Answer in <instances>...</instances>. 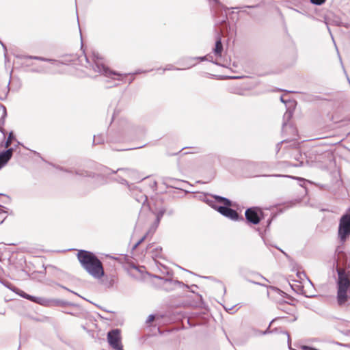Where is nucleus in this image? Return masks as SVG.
<instances>
[{
    "instance_id": "f257e3e1",
    "label": "nucleus",
    "mask_w": 350,
    "mask_h": 350,
    "mask_svg": "<svg viewBox=\"0 0 350 350\" xmlns=\"http://www.w3.org/2000/svg\"><path fill=\"white\" fill-rule=\"evenodd\" d=\"M77 258L82 267L93 278L100 279L104 275V269L102 262L98 256L92 252L79 250Z\"/></svg>"
},
{
    "instance_id": "f03ea898",
    "label": "nucleus",
    "mask_w": 350,
    "mask_h": 350,
    "mask_svg": "<svg viewBox=\"0 0 350 350\" xmlns=\"http://www.w3.org/2000/svg\"><path fill=\"white\" fill-rule=\"evenodd\" d=\"M205 202L221 215L231 220H243V217L239 215L237 211L231 208L232 202L227 198L211 195L210 198L205 200Z\"/></svg>"
},
{
    "instance_id": "7ed1b4c3",
    "label": "nucleus",
    "mask_w": 350,
    "mask_h": 350,
    "mask_svg": "<svg viewBox=\"0 0 350 350\" xmlns=\"http://www.w3.org/2000/svg\"><path fill=\"white\" fill-rule=\"evenodd\" d=\"M85 59L87 65L86 68L92 69L95 72H98L100 75L105 77L116 79V77H121L122 75L116 71L111 70L104 63L103 59L98 53H93L91 60L88 57L85 55Z\"/></svg>"
},
{
    "instance_id": "20e7f679",
    "label": "nucleus",
    "mask_w": 350,
    "mask_h": 350,
    "mask_svg": "<svg viewBox=\"0 0 350 350\" xmlns=\"http://www.w3.org/2000/svg\"><path fill=\"white\" fill-rule=\"evenodd\" d=\"M336 271L337 302L339 306H342L350 299V279L345 270L337 267Z\"/></svg>"
},
{
    "instance_id": "39448f33",
    "label": "nucleus",
    "mask_w": 350,
    "mask_h": 350,
    "mask_svg": "<svg viewBox=\"0 0 350 350\" xmlns=\"http://www.w3.org/2000/svg\"><path fill=\"white\" fill-rule=\"evenodd\" d=\"M338 236L341 243L345 242L350 236V208L347 210L340 219Z\"/></svg>"
},
{
    "instance_id": "423d86ee",
    "label": "nucleus",
    "mask_w": 350,
    "mask_h": 350,
    "mask_svg": "<svg viewBox=\"0 0 350 350\" xmlns=\"http://www.w3.org/2000/svg\"><path fill=\"white\" fill-rule=\"evenodd\" d=\"M245 219L248 224H258L264 219L262 209L258 206L250 207L245 212Z\"/></svg>"
},
{
    "instance_id": "0eeeda50",
    "label": "nucleus",
    "mask_w": 350,
    "mask_h": 350,
    "mask_svg": "<svg viewBox=\"0 0 350 350\" xmlns=\"http://www.w3.org/2000/svg\"><path fill=\"white\" fill-rule=\"evenodd\" d=\"M107 341L109 345L115 350H123L121 342V331L119 329H113L107 333Z\"/></svg>"
},
{
    "instance_id": "6e6552de",
    "label": "nucleus",
    "mask_w": 350,
    "mask_h": 350,
    "mask_svg": "<svg viewBox=\"0 0 350 350\" xmlns=\"http://www.w3.org/2000/svg\"><path fill=\"white\" fill-rule=\"evenodd\" d=\"M293 117V111L288 109L283 116V123H282V133H286L288 131L292 133L293 135H297V129L296 128L291 124H289L288 122Z\"/></svg>"
},
{
    "instance_id": "1a4fd4ad",
    "label": "nucleus",
    "mask_w": 350,
    "mask_h": 350,
    "mask_svg": "<svg viewBox=\"0 0 350 350\" xmlns=\"http://www.w3.org/2000/svg\"><path fill=\"white\" fill-rule=\"evenodd\" d=\"M128 133L129 126L125 129L119 131L118 133H109L107 142L109 143H118L124 142L129 139V137L126 136Z\"/></svg>"
},
{
    "instance_id": "9d476101",
    "label": "nucleus",
    "mask_w": 350,
    "mask_h": 350,
    "mask_svg": "<svg viewBox=\"0 0 350 350\" xmlns=\"http://www.w3.org/2000/svg\"><path fill=\"white\" fill-rule=\"evenodd\" d=\"M46 305L45 307H53V306H70L73 308H79V306L76 304H73L71 302H68L62 299H49L46 298Z\"/></svg>"
},
{
    "instance_id": "9b49d317",
    "label": "nucleus",
    "mask_w": 350,
    "mask_h": 350,
    "mask_svg": "<svg viewBox=\"0 0 350 350\" xmlns=\"http://www.w3.org/2000/svg\"><path fill=\"white\" fill-rule=\"evenodd\" d=\"M154 277L155 278L163 280L164 281L163 284H164V285L166 286L165 288L167 290H172L177 286H185L186 288H189L188 285H185L184 283H183L182 282H180L178 280H174L171 278H163V277L158 276V275H154Z\"/></svg>"
},
{
    "instance_id": "f8f14e48",
    "label": "nucleus",
    "mask_w": 350,
    "mask_h": 350,
    "mask_svg": "<svg viewBox=\"0 0 350 350\" xmlns=\"http://www.w3.org/2000/svg\"><path fill=\"white\" fill-rule=\"evenodd\" d=\"M31 59H37V60H40V61H43V62H50L52 64H54L55 66H59L62 64V62H60L57 60L53 59L45 58V57H38V56L23 55V66H29V62Z\"/></svg>"
},
{
    "instance_id": "ddd939ff",
    "label": "nucleus",
    "mask_w": 350,
    "mask_h": 350,
    "mask_svg": "<svg viewBox=\"0 0 350 350\" xmlns=\"http://www.w3.org/2000/svg\"><path fill=\"white\" fill-rule=\"evenodd\" d=\"M49 164L59 170H61V171H63V172H67L69 174H75L76 175L81 176H92L91 173L88 171L81 170L72 171V170L64 168L60 165H55L51 163H49Z\"/></svg>"
},
{
    "instance_id": "4468645a",
    "label": "nucleus",
    "mask_w": 350,
    "mask_h": 350,
    "mask_svg": "<svg viewBox=\"0 0 350 350\" xmlns=\"http://www.w3.org/2000/svg\"><path fill=\"white\" fill-rule=\"evenodd\" d=\"M13 148H8L0 152V169H1L11 159L13 154Z\"/></svg>"
},
{
    "instance_id": "2eb2a0df",
    "label": "nucleus",
    "mask_w": 350,
    "mask_h": 350,
    "mask_svg": "<svg viewBox=\"0 0 350 350\" xmlns=\"http://www.w3.org/2000/svg\"><path fill=\"white\" fill-rule=\"evenodd\" d=\"M224 50L223 44L221 42L220 33H217L215 47L213 49V52L217 57H221Z\"/></svg>"
},
{
    "instance_id": "dca6fc26",
    "label": "nucleus",
    "mask_w": 350,
    "mask_h": 350,
    "mask_svg": "<svg viewBox=\"0 0 350 350\" xmlns=\"http://www.w3.org/2000/svg\"><path fill=\"white\" fill-rule=\"evenodd\" d=\"M23 299H27L33 303L38 304L40 306H44L46 305V298L42 297H36L31 295H29L25 292H23Z\"/></svg>"
},
{
    "instance_id": "f3484780",
    "label": "nucleus",
    "mask_w": 350,
    "mask_h": 350,
    "mask_svg": "<svg viewBox=\"0 0 350 350\" xmlns=\"http://www.w3.org/2000/svg\"><path fill=\"white\" fill-rule=\"evenodd\" d=\"M100 279L102 284L107 288H110L112 287L115 283L116 275L113 274L105 275L104 274V275Z\"/></svg>"
},
{
    "instance_id": "a211bd4d",
    "label": "nucleus",
    "mask_w": 350,
    "mask_h": 350,
    "mask_svg": "<svg viewBox=\"0 0 350 350\" xmlns=\"http://www.w3.org/2000/svg\"><path fill=\"white\" fill-rule=\"evenodd\" d=\"M111 174H116L117 172H123V174L127 177L131 176L136 173V171L130 168H118L116 171L111 170Z\"/></svg>"
},
{
    "instance_id": "6ab92c4d",
    "label": "nucleus",
    "mask_w": 350,
    "mask_h": 350,
    "mask_svg": "<svg viewBox=\"0 0 350 350\" xmlns=\"http://www.w3.org/2000/svg\"><path fill=\"white\" fill-rule=\"evenodd\" d=\"M163 183L165 185H166L168 187H170L172 188H178V186L179 183H180V180L176 179V178L167 177L164 179Z\"/></svg>"
},
{
    "instance_id": "aec40b11",
    "label": "nucleus",
    "mask_w": 350,
    "mask_h": 350,
    "mask_svg": "<svg viewBox=\"0 0 350 350\" xmlns=\"http://www.w3.org/2000/svg\"><path fill=\"white\" fill-rule=\"evenodd\" d=\"M10 81L2 89H0V100H5L8 94V92L10 91Z\"/></svg>"
},
{
    "instance_id": "412c9836",
    "label": "nucleus",
    "mask_w": 350,
    "mask_h": 350,
    "mask_svg": "<svg viewBox=\"0 0 350 350\" xmlns=\"http://www.w3.org/2000/svg\"><path fill=\"white\" fill-rule=\"evenodd\" d=\"M104 142H105V136L103 134H100L96 136V135L94 136L93 144L94 145L95 144H101L104 143Z\"/></svg>"
},
{
    "instance_id": "4be33fe9",
    "label": "nucleus",
    "mask_w": 350,
    "mask_h": 350,
    "mask_svg": "<svg viewBox=\"0 0 350 350\" xmlns=\"http://www.w3.org/2000/svg\"><path fill=\"white\" fill-rule=\"evenodd\" d=\"M294 157L299 163H296V164H293V166H295V167L302 166L303 163H304V161L303 160H300L301 159H304L302 154L301 153H299V152H297L296 155Z\"/></svg>"
},
{
    "instance_id": "5701e85b",
    "label": "nucleus",
    "mask_w": 350,
    "mask_h": 350,
    "mask_svg": "<svg viewBox=\"0 0 350 350\" xmlns=\"http://www.w3.org/2000/svg\"><path fill=\"white\" fill-rule=\"evenodd\" d=\"M278 319H273L269 325V327L263 332H261L260 334H262V335H266V334H271V333H273L274 332H277L278 331V328H275L274 329H272L271 330L270 329V327H271V325L275 321H276Z\"/></svg>"
},
{
    "instance_id": "b1692460",
    "label": "nucleus",
    "mask_w": 350,
    "mask_h": 350,
    "mask_svg": "<svg viewBox=\"0 0 350 350\" xmlns=\"http://www.w3.org/2000/svg\"><path fill=\"white\" fill-rule=\"evenodd\" d=\"M15 139V137L14 136V134L12 132H10L9 133V135L8 137V139L7 140L5 141V147L7 148H10L9 146L11 145V144L12 143V142Z\"/></svg>"
},
{
    "instance_id": "393cba45",
    "label": "nucleus",
    "mask_w": 350,
    "mask_h": 350,
    "mask_svg": "<svg viewBox=\"0 0 350 350\" xmlns=\"http://www.w3.org/2000/svg\"><path fill=\"white\" fill-rule=\"evenodd\" d=\"M75 308V310H68L64 311V312L66 314H68L78 317L80 314L79 311L81 310V308L79 307V309L77 308Z\"/></svg>"
},
{
    "instance_id": "a878e982",
    "label": "nucleus",
    "mask_w": 350,
    "mask_h": 350,
    "mask_svg": "<svg viewBox=\"0 0 350 350\" xmlns=\"http://www.w3.org/2000/svg\"><path fill=\"white\" fill-rule=\"evenodd\" d=\"M6 116H3V113L1 114V117L0 118V131L3 133V137H5V132L3 129V126L5 124V119Z\"/></svg>"
},
{
    "instance_id": "bb28decb",
    "label": "nucleus",
    "mask_w": 350,
    "mask_h": 350,
    "mask_svg": "<svg viewBox=\"0 0 350 350\" xmlns=\"http://www.w3.org/2000/svg\"><path fill=\"white\" fill-rule=\"evenodd\" d=\"M264 166H267V164L265 163H258L251 162L248 164L247 167H248V168L251 169V168H256V167H264Z\"/></svg>"
},
{
    "instance_id": "cd10ccee",
    "label": "nucleus",
    "mask_w": 350,
    "mask_h": 350,
    "mask_svg": "<svg viewBox=\"0 0 350 350\" xmlns=\"http://www.w3.org/2000/svg\"><path fill=\"white\" fill-rule=\"evenodd\" d=\"M162 250L161 247H157L151 251L152 253V258H158L160 257V253Z\"/></svg>"
},
{
    "instance_id": "c85d7f7f",
    "label": "nucleus",
    "mask_w": 350,
    "mask_h": 350,
    "mask_svg": "<svg viewBox=\"0 0 350 350\" xmlns=\"http://www.w3.org/2000/svg\"><path fill=\"white\" fill-rule=\"evenodd\" d=\"M165 208H161L158 211V212L156 214L157 215V220H158V222H160V220L162 218V217L163 216V215L165 214Z\"/></svg>"
},
{
    "instance_id": "c756f323",
    "label": "nucleus",
    "mask_w": 350,
    "mask_h": 350,
    "mask_svg": "<svg viewBox=\"0 0 350 350\" xmlns=\"http://www.w3.org/2000/svg\"><path fill=\"white\" fill-rule=\"evenodd\" d=\"M336 25L339 27H344L345 28L350 27V22H344L342 20L336 21Z\"/></svg>"
},
{
    "instance_id": "7c9ffc66",
    "label": "nucleus",
    "mask_w": 350,
    "mask_h": 350,
    "mask_svg": "<svg viewBox=\"0 0 350 350\" xmlns=\"http://www.w3.org/2000/svg\"><path fill=\"white\" fill-rule=\"evenodd\" d=\"M310 1L312 4L316 5H321L326 1V0H310Z\"/></svg>"
},
{
    "instance_id": "2f4dec72",
    "label": "nucleus",
    "mask_w": 350,
    "mask_h": 350,
    "mask_svg": "<svg viewBox=\"0 0 350 350\" xmlns=\"http://www.w3.org/2000/svg\"><path fill=\"white\" fill-rule=\"evenodd\" d=\"M222 28L228 29V23H227V16H224L222 20L220 21Z\"/></svg>"
},
{
    "instance_id": "473e14b6",
    "label": "nucleus",
    "mask_w": 350,
    "mask_h": 350,
    "mask_svg": "<svg viewBox=\"0 0 350 350\" xmlns=\"http://www.w3.org/2000/svg\"><path fill=\"white\" fill-rule=\"evenodd\" d=\"M180 70V68H176L172 64H168L166 66V67L163 69V71L165 70Z\"/></svg>"
},
{
    "instance_id": "72a5a7b5",
    "label": "nucleus",
    "mask_w": 350,
    "mask_h": 350,
    "mask_svg": "<svg viewBox=\"0 0 350 350\" xmlns=\"http://www.w3.org/2000/svg\"><path fill=\"white\" fill-rule=\"evenodd\" d=\"M139 202H142L143 205H144L145 202L147 201V197L144 195H142L140 199L137 200Z\"/></svg>"
},
{
    "instance_id": "f704fd0d",
    "label": "nucleus",
    "mask_w": 350,
    "mask_h": 350,
    "mask_svg": "<svg viewBox=\"0 0 350 350\" xmlns=\"http://www.w3.org/2000/svg\"><path fill=\"white\" fill-rule=\"evenodd\" d=\"M155 319V315L154 314H150L146 321V323H151L152 321H153Z\"/></svg>"
},
{
    "instance_id": "c9c22d12",
    "label": "nucleus",
    "mask_w": 350,
    "mask_h": 350,
    "mask_svg": "<svg viewBox=\"0 0 350 350\" xmlns=\"http://www.w3.org/2000/svg\"><path fill=\"white\" fill-rule=\"evenodd\" d=\"M0 110L1 111L2 113H3L4 116H7V111L6 108L4 105L0 103Z\"/></svg>"
},
{
    "instance_id": "e433bc0d",
    "label": "nucleus",
    "mask_w": 350,
    "mask_h": 350,
    "mask_svg": "<svg viewBox=\"0 0 350 350\" xmlns=\"http://www.w3.org/2000/svg\"><path fill=\"white\" fill-rule=\"evenodd\" d=\"M118 178H119V179L118 180V181L120 183L123 184V185H126V184H128V182H127V180H126V179H124V178H122V177H120V176H118Z\"/></svg>"
},
{
    "instance_id": "4c0bfd02",
    "label": "nucleus",
    "mask_w": 350,
    "mask_h": 350,
    "mask_svg": "<svg viewBox=\"0 0 350 350\" xmlns=\"http://www.w3.org/2000/svg\"><path fill=\"white\" fill-rule=\"evenodd\" d=\"M147 237V234H146L144 236H143L137 242V245H139L142 243H143L144 241V240L146 239Z\"/></svg>"
},
{
    "instance_id": "58836bf2",
    "label": "nucleus",
    "mask_w": 350,
    "mask_h": 350,
    "mask_svg": "<svg viewBox=\"0 0 350 350\" xmlns=\"http://www.w3.org/2000/svg\"><path fill=\"white\" fill-rule=\"evenodd\" d=\"M287 140L286 139H284L282 141H281L280 143H278L277 145H276V149H277V152H278L280 148H281V144L286 142Z\"/></svg>"
},
{
    "instance_id": "ea45409f",
    "label": "nucleus",
    "mask_w": 350,
    "mask_h": 350,
    "mask_svg": "<svg viewBox=\"0 0 350 350\" xmlns=\"http://www.w3.org/2000/svg\"><path fill=\"white\" fill-rule=\"evenodd\" d=\"M58 286H60L62 288H64V289H65V290H66V291H69V292H70V293H73L75 295H77V293L71 291L70 289L68 288L67 287H66V286H63L62 284H58Z\"/></svg>"
},
{
    "instance_id": "a19ab883",
    "label": "nucleus",
    "mask_w": 350,
    "mask_h": 350,
    "mask_svg": "<svg viewBox=\"0 0 350 350\" xmlns=\"http://www.w3.org/2000/svg\"><path fill=\"white\" fill-rule=\"evenodd\" d=\"M33 71L38 72H44L45 70L43 67H39L38 68L33 69Z\"/></svg>"
},
{
    "instance_id": "79ce46f5",
    "label": "nucleus",
    "mask_w": 350,
    "mask_h": 350,
    "mask_svg": "<svg viewBox=\"0 0 350 350\" xmlns=\"http://www.w3.org/2000/svg\"><path fill=\"white\" fill-rule=\"evenodd\" d=\"M208 61L213 62L215 64L219 65V64L215 61H213V57L211 55H208Z\"/></svg>"
},
{
    "instance_id": "37998d69",
    "label": "nucleus",
    "mask_w": 350,
    "mask_h": 350,
    "mask_svg": "<svg viewBox=\"0 0 350 350\" xmlns=\"http://www.w3.org/2000/svg\"><path fill=\"white\" fill-rule=\"evenodd\" d=\"M258 5H245L244 6V8H256L257 7ZM242 8H243V7H242ZM234 9H241V7H236L234 8Z\"/></svg>"
},
{
    "instance_id": "c03bdc74",
    "label": "nucleus",
    "mask_w": 350,
    "mask_h": 350,
    "mask_svg": "<svg viewBox=\"0 0 350 350\" xmlns=\"http://www.w3.org/2000/svg\"><path fill=\"white\" fill-rule=\"evenodd\" d=\"M195 59H200V61H204V60H206L208 59V55H206V56H203V57H196L194 58Z\"/></svg>"
},
{
    "instance_id": "a18cd8bd",
    "label": "nucleus",
    "mask_w": 350,
    "mask_h": 350,
    "mask_svg": "<svg viewBox=\"0 0 350 350\" xmlns=\"http://www.w3.org/2000/svg\"><path fill=\"white\" fill-rule=\"evenodd\" d=\"M267 227L266 228H268L269 227V226L271 225V219H269L267 221ZM267 230V229H265V231Z\"/></svg>"
},
{
    "instance_id": "49530a36",
    "label": "nucleus",
    "mask_w": 350,
    "mask_h": 350,
    "mask_svg": "<svg viewBox=\"0 0 350 350\" xmlns=\"http://www.w3.org/2000/svg\"><path fill=\"white\" fill-rule=\"evenodd\" d=\"M30 153H32V154H35V155H37V156L40 157L39 153H38V152H35V151H30Z\"/></svg>"
},
{
    "instance_id": "de8ad7c7",
    "label": "nucleus",
    "mask_w": 350,
    "mask_h": 350,
    "mask_svg": "<svg viewBox=\"0 0 350 350\" xmlns=\"http://www.w3.org/2000/svg\"><path fill=\"white\" fill-rule=\"evenodd\" d=\"M135 78L134 77H131L129 81V84H131L133 81H134Z\"/></svg>"
},
{
    "instance_id": "09e8293b",
    "label": "nucleus",
    "mask_w": 350,
    "mask_h": 350,
    "mask_svg": "<svg viewBox=\"0 0 350 350\" xmlns=\"http://www.w3.org/2000/svg\"><path fill=\"white\" fill-rule=\"evenodd\" d=\"M118 85V83H114L113 85H107V88H111V87H112V86H117Z\"/></svg>"
},
{
    "instance_id": "8fccbe9b",
    "label": "nucleus",
    "mask_w": 350,
    "mask_h": 350,
    "mask_svg": "<svg viewBox=\"0 0 350 350\" xmlns=\"http://www.w3.org/2000/svg\"><path fill=\"white\" fill-rule=\"evenodd\" d=\"M139 245H137V243L133 245V250H135Z\"/></svg>"
},
{
    "instance_id": "3c124183",
    "label": "nucleus",
    "mask_w": 350,
    "mask_h": 350,
    "mask_svg": "<svg viewBox=\"0 0 350 350\" xmlns=\"http://www.w3.org/2000/svg\"><path fill=\"white\" fill-rule=\"evenodd\" d=\"M305 296L307 297H314V295H305Z\"/></svg>"
},
{
    "instance_id": "603ef678",
    "label": "nucleus",
    "mask_w": 350,
    "mask_h": 350,
    "mask_svg": "<svg viewBox=\"0 0 350 350\" xmlns=\"http://www.w3.org/2000/svg\"><path fill=\"white\" fill-rule=\"evenodd\" d=\"M280 100H281L282 103H285V100H284L283 96H281V97H280Z\"/></svg>"
},
{
    "instance_id": "864d4df0",
    "label": "nucleus",
    "mask_w": 350,
    "mask_h": 350,
    "mask_svg": "<svg viewBox=\"0 0 350 350\" xmlns=\"http://www.w3.org/2000/svg\"><path fill=\"white\" fill-rule=\"evenodd\" d=\"M213 1L217 4H220V2L219 1V0H213Z\"/></svg>"
},
{
    "instance_id": "5fc2aeb1",
    "label": "nucleus",
    "mask_w": 350,
    "mask_h": 350,
    "mask_svg": "<svg viewBox=\"0 0 350 350\" xmlns=\"http://www.w3.org/2000/svg\"><path fill=\"white\" fill-rule=\"evenodd\" d=\"M242 12H245L247 14H250V12H247L246 10H241Z\"/></svg>"
},
{
    "instance_id": "6e6d98bb",
    "label": "nucleus",
    "mask_w": 350,
    "mask_h": 350,
    "mask_svg": "<svg viewBox=\"0 0 350 350\" xmlns=\"http://www.w3.org/2000/svg\"><path fill=\"white\" fill-rule=\"evenodd\" d=\"M142 71H141V70H138V71H137L136 72H135L133 75L139 74V73H142Z\"/></svg>"
},
{
    "instance_id": "4d7b16f0",
    "label": "nucleus",
    "mask_w": 350,
    "mask_h": 350,
    "mask_svg": "<svg viewBox=\"0 0 350 350\" xmlns=\"http://www.w3.org/2000/svg\"><path fill=\"white\" fill-rule=\"evenodd\" d=\"M151 248V245H148V247H147V250H150Z\"/></svg>"
},
{
    "instance_id": "13d9d810",
    "label": "nucleus",
    "mask_w": 350,
    "mask_h": 350,
    "mask_svg": "<svg viewBox=\"0 0 350 350\" xmlns=\"http://www.w3.org/2000/svg\"><path fill=\"white\" fill-rule=\"evenodd\" d=\"M21 342L20 341V342H19V347H18V350H20V349H21Z\"/></svg>"
},
{
    "instance_id": "bf43d9fd",
    "label": "nucleus",
    "mask_w": 350,
    "mask_h": 350,
    "mask_svg": "<svg viewBox=\"0 0 350 350\" xmlns=\"http://www.w3.org/2000/svg\"><path fill=\"white\" fill-rule=\"evenodd\" d=\"M286 176L288 177V178H295V177L291 176Z\"/></svg>"
},
{
    "instance_id": "052dcab7",
    "label": "nucleus",
    "mask_w": 350,
    "mask_h": 350,
    "mask_svg": "<svg viewBox=\"0 0 350 350\" xmlns=\"http://www.w3.org/2000/svg\"><path fill=\"white\" fill-rule=\"evenodd\" d=\"M157 182H156V181H154V183H153V185L156 186V185H157Z\"/></svg>"
},
{
    "instance_id": "680f3d73",
    "label": "nucleus",
    "mask_w": 350,
    "mask_h": 350,
    "mask_svg": "<svg viewBox=\"0 0 350 350\" xmlns=\"http://www.w3.org/2000/svg\"><path fill=\"white\" fill-rule=\"evenodd\" d=\"M23 261L26 264L27 263V261H26V259L23 258Z\"/></svg>"
},
{
    "instance_id": "e2e57ef3",
    "label": "nucleus",
    "mask_w": 350,
    "mask_h": 350,
    "mask_svg": "<svg viewBox=\"0 0 350 350\" xmlns=\"http://www.w3.org/2000/svg\"><path fill=\"white\" fill-rule=\"evenodd\" d=\"M327 29H328L329 32L331 33L330 29H329V27L328 26H327Z\"/></svg>"
},
{
    "instance_id": "0e129e2a",
    "label": "nucleus",
    "mask_w": 350,
    "mask_h": 350,
    "mask_svg": "<svg viewBox=\"0 0 350 350\" xmlns=\"http://www.w3.org/2000/svg\"><path fill=\"white\" fill-rule=\"evenodd\" d=\"M23 149H26V150H29L27 148H26L25 147V146H24V145H23Z\"/></svg>"
},
{
    "instance_id": "69168bd1",
    "label": "nucleus",
    "mask_w": 350,
    "mask_h": 350,
    "mask_svg": "<svg viewBox=\"0 0 350 350\" xmlns=\"http://www.w3.org/2000/svg\"><path fill=\"white\" fill-rule=\"evenodd\" d=\"M155 222L157 223V224H159V222H158V220L156 219Z\"/></svg>"
},
{
    "instance_id": "338daca9",
    "label": "nucleus",
    "mask_w": 350,
    "mask_h": 350,
    "mask_svg": "<svg viewBox=\"0 0 350 350\" xmlns=\"http://www.w3.org/2000/svg\"><path fill=\"white\" fill-rule=\"evenodd\" d=\"M254 176H260V175H259V174H254Z\"/></svg>"
},
{
    "instance_id": "774afa93",
    "label": "nucleus",
    "mask_w": 350,
    "mask_h": 350,
    "mask_svg": "<svg viewBox=\"0 0 350 350\" xmlns=\"http://www.w3.org/2000/svg\"><path fill=\"white\" fill-rule=\"evenodd\" d=\"M23 252H26V250H25V248H24V247H23Z\"/></svg>"
}]
</instances>
